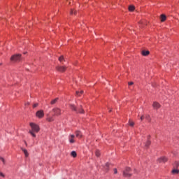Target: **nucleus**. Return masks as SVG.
Masks as SVG:
<instances>
[{"label": "nucleus", "instance_id": "f257e3e1", "mask_svg": "<svg viewBox=\"0 0 179 179\" xmlns=\"http://www.w3.org/2000/svg\"><path fill=\"white\" fill-rule=\"evenodd\" d=\"M30 127L31 128V130H29V134L33 136V138H36V134H38L40 132V126L38 124L35 123H30Z\"/></svg>", "mask_w": 179, "mask_h": 179}, {"label": "nucleus", "instance_id": "f03ea898", "mask_svg": "<svg viewBox=\"0 0 179 179\" xmlns=\"http://www.w3.org/2000/svg\"><path fill=\"white\" fill-rule=\"evenodd\" d=\"M10 62L13 64H17V62H20L22 61V55L20 54H15L11 56L10 57Z\"/></svg>", "mask_w": 179, "mask_h": 179}, {"label": "nucleus", "instance_id": "7ed1b4c3", "mask_svg": "<svg viewBox=\"0 0 179 179\" xmlns=\"http://www.w3.org/2000/svg\"><path fill=\"white\" fill-rule=\"evenodd\" d=\"M53 114V117H58L61 115L62 110L59 108H55L52 110Z\"/></svg>", "mask_w": 179, "mask_h": 179}, {"label": "nucleus", "instance_id": "20e7f679", "mask_svg": "<svg viewBox=\"0 0 179 179\" xmlns=\"http://www.w3.org/2000/svg\"><path fill=\"white\" fill-rule=\"evenodd\" d=\"M70 107L71 110H73V111H76V113H80V114H83V113H85V110H83L82 108L80 109H78L76 106H75V105L73 104H71Z\"/></svg>", "mask_w": 179, "mask_h": 179}, {"label": "nucleus", "instance_id": "39448f33", "mask_svg": "<svg viewBox=\"0 0 179 179\" xmlns=\"http://www.w3.org/2000/svg\"><path fill=\"white\" fill-rule=\"evenodd\" d=\"M131 172V168L127 167L125 170L123 171V176L124 177H131L132 176V173Z\"/></svg>", "mask_w": 179, "mask_h": 179}, {"label": "nucleus", "instance_id": "423d86ee", "mask_svg": "<svg viewBox=\"0 0 179 179\" xmlns=\"http://www.w3.org/2000/svg\"><path fill=\"white\" fill-rule=\"evenodd\" d=\"M36 115L38 118H43L44 117V110H40L36 113Z\"/></svg>", "mask_w": 179, "mask_h": 179}, {"label": "nucleus", "instance_id": "0eeeda50", "mask_svg": "<svg viewBox=\"0 0 179 179\" xmlns=\"http://www.w3.org/2000/svg\"><path fill=\"white\" fill-rule=\"evenodd\" d=\"M56 69L59 72H65V71H66V66H57L56 67Z\"/></svg>", "mask_w": 179, "mask_h": 179}, {"label": "nucleus", "instance_id": "6e6552de", "mask_svg": "<svg viewBox=\"0 0 179 179\" xmlns=\"http://www.w3.org/2000/svg\"><path fill=\"white\" fill-rule=\"evenodd\" d=\"M152 107L155 110H159V108H160V107H162V106L160 105V103L155 101L153 103Z\"/></svg>", "mask_w": 179, "mask_h": 179}, {"label": "nucleus", "instance_id": "1a4fd4ad", "mask_svg": "<svg viewBox=\"0 0 179 179\" xmlns=\"http://www.w3.org/2000/svg\"><path fill=\"white\" fill-rule=\"evenodd\" d=\"M169 159L166 157H161L160 158L158 159V162L159 163H166Z\"/></svg>", "mask_w": 179, "mask_h": 179}, {"label": "nucleus", "instance_id": "9d476101", "mask_svg": "<svg viewBox=\"0 0 179 179\" xmlns=\"http://www.w3.org/2000/svg\"><path fill=\"white\" fill-rule=\"evenodd\" d=\"M69 141L70 143H75V135L71 134L69 137Z\"/></svg>", "mask_w": 179, "mask_h": 179}, {"label": "nucleus", "instance_id": "9b49d317", "mask_svg": "<svg viewBox=\"0 0 179 179\" xmlns=\"http://www.w3.org/2000/svg\"><path fill=\"white\" fill-rule=\"evenodd\" d=\"M142 55H143V57H148V55H149V54H150V52H149V50H143L141 52Z\"/></svg>", "mask_w": 179, "mask_h": 179}, {"label": "nucleus", "instance_id": "f8f14e48", "mask_svg": "<svg viewBox=\"0 0 179 179\" xmlns=\"http://www.w3.org/2000/svg\"><path fill=\"white\" fill-rule=\"evenodd\" d=\"M76 138H78L79 139H80V138H82V132H80V131H76Z\"/></svg>", "mask_w": 179, "mask_h": 179}, {"label": "nucleus", "instance_id": "ddd939ff", "mask_svg": "<svg viewBox=\"0 0 179 179\" xmlns=\"http://www.w3.org/2000/svg\"><path fill=\"white\" fill-rule=\"evenodd\" d=\"M46 120L48 122H52L54 121V117L48 116Z\"/></svg>", "mask_w": 179, "mask_h": 179}, {"label": "nucleus", "instance_id": "4468645a", "mask_svg": "<svg viewBox=\"0 0 179 179\" xmlns=\"http://www.w3.org/2000/svg\"><path fill=\"white\" fill-rule=\"evenodd\" d=\"M57 101H58V98H55V99L51 101L50 104H52V106H53L54 104H57Z\"/></svg>", "mask_w": 179, "mask_h": 179}, {"label": "nucleus", "instance_id": "2eb2a0df", "mask_svg": "<svg viewBox=\"0 0 179 179\" xmlns=\"http://www.w3.org/2000/svg\"><path fill=\"white\" fill-rule=\"evenodd\" d=\"M166 17L164 14L161 15V22H166Z\"/></svg>", "mask_w": 179, "mask_h": 179}, {"label": "nucleus", "instance_id": "dca6fc26", "mask_svg": "<svg viewBox=\"0 0 179 179\" xmlns=\"http://www.w3.org/2000/svg\"><path fill=\"white\" fill-rule=\"evenodd\" d=\"M24 152V155L25 156L26 158L29 157V152L27 151V150H23Z\"/></svg>", "mask_w": 179, "mask_h": 179}, {"label": "nucleus", "instance_id": "f3484780", "mask_svg": "<svg viewBox=\"0 0 179 179\" xmlns=\"http://www.w3.org/2000/svg\"><path fill=\"white\" fill-rule=\"evenodd\" d=\"M129 12H134V10H135V7L134 6H129Z\"/></svg>", "mask_w": 179, "mask_h": 179}, {"label": "nucleus", "instance_id": "a211bd4d", "mask_svg": "<svg viewBox=\"0 0 179 179\" xmlns=\"http://www.w3.org/2000/svg\"><path fill=\"white\" fill-rule=\"evenodd\" d=\"M100 150H96L95 152V155L96 156V157H100Z\"/></svg>", "mask_w": 179, "mask_h": 179}, {"label": "nucleus", "instance_id": "6ab92c4d", "mask_svg": "<svg viewBox=\"0 0 179 179\" xmlns=\"http://www.w3.org/2000/svg\"><path fill=\"white\" fill-rule=\"evenodd\" d=\"M71 156H72L73 157H76L77 154L76 151H72L71 153Z\"/></svg>", "mask_w": 179, "mask_h": 179}, {"label": "nucleus", "instance_id": "aec40b11", "mask_svg": "<svg viewBox=\"0 0 179 179\" xmlns=\"http://www.w3.org/2000/svg\"><path fill=\"white\" fill-rule=\"evenodd\" d=\"M179 170L178 169H173L172 170V174H178Z\"/></svg>", "mask_w": 179, "mask_h": 179}, {"label": "nucleus", "instance_id": "412c9836", "mask_svg": "<svg viewBox=\"0 0 179 179\" xmlns=\"http://www.w3.org/2000/svg\"><path fill=\"white\" fill-rule=\"evenodd\" d=\"M129 125H130V127H134V125H135V123L134 122H132V120H129Z\"/></svg>", "mask_w": 179, "mask_h": 179}, {"label": "nucleus", "instance_id": "4be33fe9", "mask_svg": "<svg viewBox=\"0 0 179 179\" xmlns=\"http://www.w3.org/2000/svg\"><path fill=\"white\" fill-rule=\"evenodd\" d=\"M80 94H83V90H81L80 92H79V91L76 92L77 96H80Z\"/></svg>", "mask_w": 179, "mask_h": 179}, {"label": "nucleus", "instance_id": "5701e85b", "mask_svg": "<svg viewBox=\"0 0 179 179\" xmlns=\"http://www.w3.org/2000/svg\"><path fill=\"white\" fill-rule=\"evenodd\" d=\"M145 118H146V120H148V121L149 122H150V121H152V119H150V115H147L145 116Z\"/></svg>", "mask_w": 179, "mask_h": 179}, {"label": "nucleus", "instance_id": "b1692460", "mask_svg": "<svg viewBox=\"0 0 179 179\" xmlns=\"http://www.w3.org/2000/svg\"><path fill=\"white\" fill-rule=\"evenodd\" d=\"M173 166L174 167L178 168L179 166V162L178 161L175 162Z\"/></svg>", "mask_w": 179, "mask_h": 179}, {"label": "nucleus", "instance_id": "393cba45", "mask_svg": "<svg viewBox=\"0 0 179 179\" xmlns=\"http://www.w3.org/2000/svg\"><path fill=\"white\" fill-rule=\"evenodd\" d=\"M59 61L60 62H62V61H65V59H64V56H61L59 57Z\"/></svg>", "mask_w": 179, "mask_h": 179}, {"label": "nucleus", "instance_id": "a878e982", "mask_svg": "<svg viewBox=\"0 0 179 179\" xmlns=\"http://www.w3.org/2000/svg\"><path fill=\"white\" fill-rule=\"evenodd\" d=\"M148 146H150V141H147L146 143H145V147L148 148Z\"/></svg>", "mask_w": 179, "mask_h": 179}, {"label": "nucleus", "instance_id": "bb28decb", "mask_svg": "<svg viewBox=\"0 0 179 179\" xmlns=\"http://www.w3.org/2000/svg\"><path fill=\"white\" fill-rule=\"evenodd\" d=\"M0 160H1V162H2V163H3V164H5V159H3V157H0Z\"/></svg>", "mask_w": 179, "mask_h": 179}, {"label": "nucleus", "instance_id": "cd10ccee", "mask_svg": "<svg viewBox=\"0 0 179 179\" xmlns=\"http://www.w3.org/2000/svg\"><path fill=\"white\" fill-rule=\"evenodd\" d=\"M0 160H1V162H2V163H3V164H5V159H3V157H0Z\"/></svg>", "mask_w": 179, "mask_h": 179}, {"label": "nucleus", "instance_id": "c85d7f7f", "mask_svg": "<svg viewBox=\"0 0 179 179\" xmlns=\"http://www.w3.org/2000/svg\"><path fill=\"white\" fill-rule=\"evenodd\" d=\"M76 15V10H71V15Z\"/></svg>", "mask_w": 179, "mask_h": 179}, {"label": "nucleus", "instance_id": "c756f323", "mask_svg": "<svg viewBox=\"0 0 179 179\" xmlns=\"http://www.w3.org/2000/svg\"><path fill=\"white\" fill-rule=\"evenodd\" d=\"M0 177H3V178L5 177V175L2 173V172H0Z\"/></svg>", "mask_w": 179, "mask_h": 179}, {"label": "nucleus", "instance_id": "7c9ffc66", "mask_svg": "<svg viewBox=\"0 0 179 179\" xmlns=\"http://www.w3.org/2000/svg\"><path fill=\"white\" fill-rule=\"evenodd\" d=\"M38 106V103H34V105H33V108H36V107H37Z\"/></svg>", "mask_w": 179, "mask_h": 179}, {"label": "nucleus", "instance_id": "2f4dec72", "mask_svg": "<svg viewBox=\"0 0 179 179\" xmlns=\"http://www.w3.org/2000/svg\"><path fill=\"white\" fill-rule=\"evenodd\" d=\"M129 86H132L134 85V82H130L128 83Z\"/></svg>", "mask_w": 179, "mask_h": 179}, {"label": "nucleus", "instance_id": "473e14b6", "mask_svg": "<svg viewBox=\"0 0 179 179\" xmlns=\"http://www.w3.org/2000/svg\"><path fill=\"white\" fill-rule=\"evenodd\" d=\"M113 171H114V174H117V169H115L113 170Z\"/></svg>", "mask_w": 179, "mask_h": 179}, {"label": "nucleus", "instance_id": "72a5a7b5", "mask_svg": "<svg viewBox=\"0 0 179 179\" xmlns=\"http://www.w3.org/2000/svg\"><path fill=\"white\" fill-rule=\"evenodd\" d=\"M144 119H145V116H141V121H143Z\"/></svg>", "mask_w": 179, "mask_h": 179}, {"label": "nucleus", "instance_id": "f704fd0d", "mask_svg": "<svg viewBox=\"0 0 179 179\" xmlns=\"http://www.w3.org/2000/svg\"><path fill=\"white\" fill-rule=\"evenodd\" d=\"M109 166H110V164H108V163H107V164H106V167H109Z\"/></svg>", "mask_w": 179, "mask_h": 179}, {"label": "nucleus", "instance_id": "c9c22d12", "mask_svg": "<svg viewBox=\"0 0 179 179\" xmlns=\"http://www.w3.org/2000/svg\"><path fill=\"white\" fill-rule=\"evenodd\" d=\"M25 145L27 146V143L25 142Z\"/></svg>", "mask_w": 179, "mask_h": 179}, {"label": "nucleus", "instance_id": "e433bc0d", "mask_svg": "<svg viewBox=\"0 0 179 179\" xmlns=\"http://www.w3.org/2000/svg\"><path fill=\"white\" fill-rule=\"evenodd\" d=\"M1 65V64H0V66Z\"/></svg>", "mask_w": 179, "mask_h": 179}]
</instances>
